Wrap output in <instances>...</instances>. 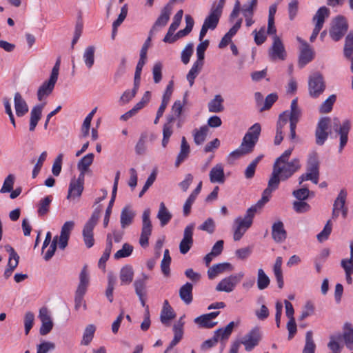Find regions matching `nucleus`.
<instances>
[{"label":"nucleus","mask_w":353,"mask_h":353,"mask_svg":"<svg viewBox=\"0 0 353 353\" xmlns=\"http://www.w3.org/2000/svg\"><path fill=\"white\" fill-rule=\"evenodd\" d=\"M301 116V110L298 106V100L294 99L292 101L290 110H285L281 113L276 123V136L274 143L276 145H279L283 139V132L290 123V135L291 141L296 139V128Z\"/></svg>","instance_id":"1"},{"label":"nucleus","mask_w":353,"mask_h":353,"mask_svg":"<svg viewBox=\"0 0 353 353\" xmlns=\"http://www.w3.org/2000/svg\"><path fill=\"white\" fill-rule=\"evenodd\" d=\"M300 168V161L296 158L285 163H276L274 162L271 177L280 183L281 181L287 180Z\"/></svg>","instance_id":"2"},{"label":"nucleus","mask_w":353,"mask_h":353,"mask_svg":"<svg viewBox=\"0 0 353 353\" xmlns=\"http://www.w3.org/2000/svg\"><path fill=\"white\" fill-rule=\"evenodd\" d=\"M261 130V125L257 123L249 128L240 145L243 153L248 154L253 150L255 144L259 140Z\"/></svg>","instance_id":"3"},{"label":"nucleus","mask_w":353,"mask_h":353,"mask_svg":"<svg viewBox=\"0 0 353 353\" xmlns=\"http://www.w3.org/2000/svg\"><path fill=\"white\" fill-rule=\"evenodd\" d=\"M348 23L346 18L342 15H338L333 19L330 30V36L334 41H339L348 30Z\"/></svg>","instance_id":"4"},{"label":"nucleus","mask_w":353,"mask_h":353,"mask_svg":"<svg viewBox=\"0 0 353 353\" xmlns=\"http://www.w3.org/2000/svg\"><path fill=\"white\" fill-rule=\"evenodd\" d=\"M325 89V83L323 75L319 72H314L309 77L308 90L312 97H319Z\"/></svg>","instance_id":"5"},{"label":"nucleus","mask_w":353,"mask_h":353,"mask_svg":"<svg viewBox=\"0 0 353 353\" xmlns=\"http://www.w3.org/2000/svg\"><path fill=\"white\" fill-rule=\"evenodd\" d=\"M244 276L243 272L233 274L228 277L223 279L216 286V290L218 292H224L230 293L232 292L236 286L241 282Z\"/></svg>","instance_id":"6"},{"label":"nucleus","mask_w":353,"mask_h":353,"mask_svg":"<svg viewBox=\"0 0 353 353\" xmlns=\"http://www.w3.org/2000/svg\"><path fill=\"white\" fill-rule=\"evenodd\" d=\"M333 130L340 136V143L339 152H341L348 140V133L350 130V122L345 120L342 124L338 118H334L332 121Z\"/></svg>","instance_id":"7"},{"label":"nucleus","mask_w":353,"mask_h":353,"mask_svg":"<svg viewBox=\"0 0 353 353\" xmlns=\"http://www.w3.org/2000/svg\"><path fill=\"white\" fill-rule=\"evenodd\" d=\"M150 216V209L145 210L142 214V228L139 239V244L142 248H146L148 246L149 237L152 234V226Z\"/></svg>","instance_id":"8"},{"label":"nucleus","mask_w":353,"mask_h":353,"mask_svg":"<svg viewBox=\"0 0 353 353\" xmlns=\"http://www.w3.org/2000/svg\"><path fill=\"white\" fill-rule=\"evenodd\" d=\"M297 40L301 44L298 65L300 68H302L313 60L314 52L305 41L300 37H297Z\"/></svg>","instance_id":"9"},{"label":"nucleus","mask_w":353,"mask_h":353,"mask_svg":"<svg viewBox=\"0 0 353 353\" xmlns=\"http://www.w3.org/2000/svg\"><path fill=\"white\" fill-rule=\"evenodd\" d=\"M261 339V334L260 329L256 327L245 334L240 342L245 346V349L247 352H250L258 345Z\"/></svg>","instance_id":"10"},{"label":"nucleus","mask_w":353,"mask_h":353,"mask_svg":"<svg viewBox=\"0 0 353 353\" xmlns=\"http://www.w3.org/2000/svg\"><path fill=\"white\" fill-rule=\"evenodd\" d=\"M331 125V120L329 117H322L318 122L316 131V143L319 145L324 144L328 137V130Z\"/></svg>","instance_id":"11"},{"label":"nucleus","mask_w":353,"mask_h":353,"mask_svg":"<svg viewBox=\"0 0 353 353\" xmlns=\"http://www.w3.org/2000/svg\"><path fill=\"white\" fill-rule=\"evenodd\" d=\"M273 43L269 50V56L272 60H285L286 51L281 39L277 36H273Z\"/></svg>","instance_id":"12"},{"label":"nucleus","mask_w":353,"mask_h":353,"mask_svg":"<svg viewBox=\"0 0 353 353\" xmlns=\"http://www.w3.org/2000/svg\"><path fill=\"white\" fill-rule=\"evenodd\" d=\"M171 14L170 6H165L161 10V13L150 29L149 34L153 35L164 28L169 21Z\"/></svg>","instance_id":"13"},{"label":"nucleus","mask_w":353,"mask_h":353,"mask_svg":"<svg viewBox=\"0 0 353 353\" xmlns=\"http://www.w3.org/2000/svg\"><path fill=\"white\" fill-rule=\"evenodd\" d=\"M194 223H190L187 225L183 232V237L179 244L180 252L183 254H186L191 248L193 244V230Z\"/></svg>","instance_id":"14"},{"label":"nucleus","mask_w":353,"mask_h":353,"mask_svg":"<svg viewBox=\"0 0 353 353\" xmlns=\"http://www.w3.org/2000/svg\"><path fill=\"white\" fill-rule=\"evenodd\" d=\"M83 181L84 176L83 174H79L78 179H72L68 188V193L67 196L68 199H74L79 198L83 190Z\"/></svg>","instance_id":"15"},{"label":"nucleus","mask_w":353,"mask_h":353,"mask_svg":"<svg viewBox=\"0 0 353 353\" xmlns=\"http://www.w3.org/2000/svg\"><path fill=\"white\" fill-rule=\"evenodd\" d=\"M39 317L41 321V326L40 327V334H48L53 327V323L51 319L49 311L46 307H41L39 310Z\"/></svg>","instance_id":"16"},{"label":"nucleus","mask_w":353,"mask_h":353,"mask_svg":"<svg viewBox=\"0 0 353 353\" xmlns=\"http://www.w3.org/2000/svg\"><path fill=\"white\" fill-rule=\"evenodd\" d=\"M279 183L274 180L272 177H270L267 188H265L263 192L261 199L256 203L253 207H256V210L261 209L265 203H266L271 196L272 192L276 190L279 187Z\"/></svg>","instance_id":"17"},{"label":"nucleus","mask_w":353,"mask_h":353,"mask_svg":"<svg viewBox=\"0 0 353 353\" xmlns=\"http://www.w3.org/2000/svg\"><path fill=\"white\" fill-rule=\"evenodd\" d=\"M74 221H68L65 222V223L61 227L60 236H58L59 248L61 250H64L67 247L68 240L70 238V234L71 231L74 228Z\"/></svg>","instance_id":"18"},{"label":"nucleus","mask_w":353,"mask_h":353,"mask_svg":"<svg viewBox=\"0 0 353 353\" xmlns=\"http://www.w3.org/2000/svg\"><path fill=\"white\" fill-rule=\"evenodd\" d=\"M183 325L184 322L183 321V317H181L179 320L173 325L174 338L171 341L170 345L164 351V353H169L172 349L176 346L183 338Z\"/></svg>","instance_id":"19"},{"label":"nucleus","mask_w":353,"mask_h":353,"mask_svg":"<svg viewBox=\"0 0 353 353\" xmlns=\"http://www.w3.org/2000/svg\"><path fill=\"white\" fill-rule=\"evenodd\" d=\"M306 174L310 178V181L317 184L319 178V163L315 157H310L307 161Z\"/></svg>","instance_id":"20"},{"label":"nucleus","mask_w":353,"mask_h":353,"mask_svg":"<svg viewBox=\"0 0 353 353\" xmlns=\"http://www.w3.org/2000/svg\"><path fill=\"white\" fill-rule=\"evenodd\" d=\"M222 11L216 9L215 7H211L209 14L204 20L203 25L211 30H214L218 26Z\"/></svg>","instance_id":"21"},{"label":"nucleus","mask_w":353,"mask_h":353,"mask_svg":"<svg viewBox=\"0 0 353 353\" xmlns=\"http://www.w3.org/2000/svg\"><path fill=\"white\" fill-rule=\"evenodd\" d=\"M209 177L210 182L212 183H223L225 180L223 165L221 163L216 164L211 169Z\"/></svg>","instance_id":"22"},{"label":"nucleus","mask_w":353,"mask_h":353,"mask_svg":"<svg viewBox=\"0 0 353 353\" xmlns=\"http://www.w3.org/2000/svg\"><path fill=\"white\" fill-rule=\"evenodd\" d=\"M175 316L176 314L172 307L170 305L168 301L165 300L161 311V322L165 326H169L170 325V321L174 319Z\"/></svg>","instance_id":"23"},{"label":"nucleus","mask_w":353,"mask_h":353,"mask_svg":"<svg viewBox=\"0 0 353 353\" xmlns=\"http://www.w3.org/2000/svg\"><path fill=\"white\" fill-rule=\"evenodd\" d=\"M46 105V103L39 104L32 108L30 112V125L29 130L30 132L34 131L39 121L41 118L42 111Z\"/></svg>","instance_id":"24"},{"label":"nucleus","mask_w":353,"mask_h":353,"mask_svg":"<svg viewBox=\"0 0 353 353\" xmlns=\"http://www.w3.org/2000/svg\"><path fill=\"white\" fill-rule=\"evenodd\" d=\"M272 236L276 243H281L285 240L287 233L282 221H279L273 224L272 227Z\"/></svg>","instance_id":"25"},{"label":"nucleus","mask_w":353,"mask_h":353,"mask_svg":"<svg viewBox=\"0 0 353 353\" xmlns=\"http://www.w3.org/2000/svg\"><path fill=\"white\" fill-rule=\"evenodd\" d=\"M256 212V207L250 208L247 210L244 218L237 217L235 219V224L242 227L243 229L245 228V230H247L252 223V219L254 216Z\"/></svg>","instance_id":"26"},{"label":"nucleus","mask_w":353,"mask_h":353,"mask_svg":"<svg viewBox=\"0 0 353 353\" xmlns=\"http://www.w3.org/2000/svg\"><path fill=\"white\" fill-rule=\"evenodd\" d=\"M14 102L17 117H21L28 112V105L19 92L14 94Z\"/></svg>","instance_id":"27"},{"label":"nucleus","mask_w":353,"mask_h":353,"mask_svg":"<svg viewBox=\"0 0 353 353\" xmlns=\"http://www.w3.org/2000/svg\"><path fill=\"white\" fill-rule=\"evenodd\" d=\"M193 285L187 282L183 285L179 291V297L185 305H190L193 301Z\"/></svg>","instance_id":"28"},{"label":"nucleus","mask_w":353,"mask_h":353,"mask_svg":"<svg viewBox=\"0 0 353 353\" xmlns=\"http://www.w3.org/2000/svg\"><path fill=\"white\" fill-rule=\"evenodd\" d=\"M56 82L57 81L49 79L39 87L37 91V98L39 101H42L52 92Z\"/></svg>","instance_id":"29"},{"label":"nucleus","mask_w":353,"mask_h":353,"mask_svg":"<svg viewBox=\"0 0 353 353\" xmlns=\"http://www.w3.org/2000/svg\"><path fill=\"white\" fill-rule=\"evenodd\" d=\"M226 270H233V266L230 263H222L213 265L208 270V275L210 279H214L218 274L223 272Z\"/></svg>","instance_id":"30"},{"label":"nucleus","mask_w":353,"mask_h":353,"mask_svg":"<svg viewBox=\"0 0 353 353\" xmlns=\"http://www.w3.org/2000/svg\"><path fill=\"white\" fill-rule=\"evenodd\" d=\"M174 120L175 117L174 115L169 116L167 119V123H165L163 125L162 146L164 148H166L167 145L168 144L170 138L173 133L172 123Z\"/></svg>","instance_id":"31"},{"label":"nucleus","mask_w":353,"mask_h":353,"mask_svg":"<svg viewBox=\"0 0 353 353\" xmlns=\"http://www.w3.org/2000/svg\"><path fill=\"white\" fill-rule=\"evenodd\" d=\"M135 216V212L130 209L129 206L124 207L121 213V225L122 228H125L132 224Z\"/></svg>","instance_id":"32"},{"label":"nucleus","mask_w":353,"mask_h":353,"mask_svg":"<svg viewBox=\"0 0 353 353\" xmlns=\"http://www.w3.org/2000/svg\"><path fill=\"white\" fill-rule=\"evenodd\" d=\"M190 152V145L188 143L185 137H183L181 139L180 152L176 157L175 161V166L179 167V165L183 162L188 157Z\"/></svg>","instance_id":"33"},{"label":"nucleus","mask_w":353,"mask_h":353,"mask_svg":"<svg viewBox=\"0 0 353 353\" xmlns=\"http://www.w3.org/2000/svg\"><path fill=\"white\" fill-rule=\"evenodd\" d=\"M157 217L160 221V223L162 227L166 225L172 218L171 212L166 208L163 202H161L159 205V210Z\"/></svg>","instance_id":"34"},{"label":"nucleus","mask_w":353,"mask_h":353,"mask_svg":"<svg viewBox=\"0 0 353 353\" xmlns=\"http://www.w3.org/2000/svg\"><path fill=\"white\" fill-rule=\"evenodd\" d=\"M330 10L325 7H321L313 17L312 21L315 23V26L319 28H323L325 18L330 15Z\"/></svg>","instance_id":"35"},{"label":"nucleus","mask_w":353,"mask_h":353,"mask_svg":"<svg viewBox=\"0 0 353 353\" xmlns=\"http://www.w3.org/2000/svg\"><path fill=\"white\" fill-rule=\"evenodd\" d=\"M283 263V259L281 256H277L273 267V272L275 276L278 287L281 289L283 287L284 282H283V272H282V266Z\"/></svg>","instance_id":"36"},{"label":"nucleus","mask_w":353,"mask_h":353,"mask_svg":"<svg viewBox=\"0 0 353 353\" xmlns=\"http://www.w3.org/2000/svg\"><path fill=\"white\" fill-rule=\"evenodd\" d=\"M343 328L344 331L341 334V338L343 339L347 348L353 350V327L350 323H346Z\"/></svg>","instance_id":"37"},{"label":"nucleus","mask_w":353,"mask_h":353,"mask_svg":"<svg viewBox=\"0 0 353 353\" xmlns=\"http://www.w3.org/2000/svg\"><path fill=\"white\" fill-rule=\"evenodd\" d=\"M96 48L93 46L86 47L83 53V61L88 69H90L94 63V54Z\"/></svg>","instance_id":"38"},{"label":"nucleus","mask_w":353,"mask_h":353,"mask_svg":"<svg viewBox=\"0 0 353 353\" xmlns=\"http://www.w3.org/2000/svg\"><path fill=\"white\" fill-rule=\"evenodd\" d=\"M5 250L9 253L7 267L14 270L19 264V256L10 245H6L5 246Z\"/></svg>","instance_id":"39"},{"label":"nucleus","mask_w":353,"mask_h":353,"mask_svg":"<svg viewBox=\"0 0 353 353\" xmlns=\"http://www.w3.org/2000/svg\"><path fill=\"white\" fill-rule=\"evenodd\" d=\"M185 20L186 23L185 28L175 34V39L177 40L189 34L193 28L194 24L193 18L190 15L187 14L185 17Z\"/></svg>","instance_id":"40"},{"label":"nucleus","mask_w":353,"mask_h":353,"mask_svg":"<svg viewBox=\"0 0 353 353\" xmlns=\"http://www.w3.org/2000/svg\"><path fill=\"white\" fill-rule=\"evenodd\" d=\"M203 65V63L196 61L193 63L191 69L190 70L189 72L188 73L186 78L189 82L190 87H192L193 85L194 79L199 75L200 71L202 69Z\"/></svg>","instance_id":"41"},{"label":"nucleus","mask_w":353,"mask_h":353,"mask_svg":"<svg viewBox=\"0 0 353 353\" xmlns=\"http://www.w3.org/2000/svg\"><path fill=\"white\" fill-rule=\"evenodd\" d=\"M223 99L219 94H217L214 97L213 99H212L208 103V110L210 112H220L223 110Z\"/></svg>","instance_id":"42"},{"label":"nucleus","mask_w":353,"mask_h":353,"mask_svg":"<svg viewBox=\"0 0 353 353\" xmlns=\"http://www.w3.org/2000/svg\"><path fill=\"white\" fill-rule=\"evenodd\" d=\"M93 159V153H89L80 159L77 165L78 169L81 172L80 174H83L84 176L85 172L92 163Z\"/></svg>","instance_id":"43"},{"label":"nucleus","mask_w":353,"mask_h":353,"mask_svg":"<svg viewBox=\"0 0 353 353\" xmlns=\"http://www.w3.org/2000/svg\"><path fill=\"white\" fill-rule=\"evenodd\" d=\"M209 128L207 125L201 126L199 130L195 129L193 132L194 141L196 145L202 144L207 137Z\"/></svg>","instance_id":"44"},{"label":"nucleus","mask_w":353,"mask_h":353,"mask_svg":"<svg viewBox=\"0 0 353 353\" xmlns=\"http://www.w3.org/2000/svg\"><path fill=\"white\" fill-rule=\"evenodd\" d=\"M133 270L132 266L125 265L123 267L120 272V279L122 284L127 285L132 282L133 279Z\"/></svg>","instance_id":"45"},{"label":"nucleus","mask_w":353,"mask_h":353,"mask_svg":"<svg viewBox=\"0 0 353 353\" xmlns=\"http://www.w3.org/2000/svg\"><path fill=\"white\" fill-rule=\"evenodd\" d=\"M171 260L169 250L165 249L164 250L163 259L161 262V270L165 276H169L170 274V265Z\"/></svg>","instance_id":"46"},{"label":"nucleus","mask_w":353,"mask_h":353,"mask_svg":"<svg viewBox=\"0 0 353 353\" xmlns=\"http://www.w3.org/2000/svg\"><path fill=\"white\" fill-rule=\"evenodd\" d=\"M89 281L90 278L87 271V265H84L79 275V283L77 290L86 292Z\"/></svg>","instance_id":"47"},{"label":"nucleus","mask_w":353,"mask_h":353,"mask_svg":"<svg viewBox=\"0 0 353 353\" xmlns=\"http://www.w3.org/2000/svg\"><path fill=\"white\" fill-rule=\"evenodd\" d=\"M270 283V278L266 275L262 268H259L257 272V287L259 290L266 289Z\"/></svg>","instance_id":"48"},{"label":"nucleus","mask_w":353,"mask_h":353,"mask_svg":"<svg viewBox=\"0 0 353 353\" xmlns=\"http://www.w3.org/2000/svg\"><path fill=\"white\" fill-rule=\"evenodd\" d=\"M343 54L345 58L350 59L353 54V32L350 31L345 39Z\"/></svg>","instance_id":"49"},{"label":"nucleus","mask_w":353,"mask_h":353,"mask_svg":"<svg viewBox=\"0 0 353 353\" xmlns=\"http://www.w3.org/2000/svg\"><path fill=\"white\" fill-rule=\"evenodd\" d=\"M194 322L201 328H212L217 324L216 321H211L205 314L195 318Z\"/></svg>","instance_id":"50"},{"label":"nucleus","mask_w":353,"mask_h":353,"mask_svg":"<svg viewBox=\"0 0 353 353\" xmlns=\"http://www.w3.org/2000/svg\"><path fill=\"white\" fill-rule=\"evenodd\" d=\"M52 196H47L40 200L38 204L37 213L39 216H43L46 215L50 210V205L52 202Z\"/></svg>","instance_id":"51"},{"label":"nucleus","mask_w":353,"mask_h":353,"mask_svg":"<svg viewBox=\"0 0 353 353\" xmlns=\"http://www.w3.org/2000/svg\"><path fill=\"white\" fill-rule=\"evenodd\" d=\"M128 14V6L125 4L121 9V12L113 23V30L112 32V39H114L117 34V28L123 23Z\"/></svg>","instance_id":"52"},{"label":"nucleus","mask_w":353,"mask_h":353,"mask_svg":"<svg viewBox=\"0 0 353 353\" xmlns=\"http://www.w3.org/2000/svg\"><path fill=\"white\" fill-rule=\"evenodd\" d=\"M93 230L94 228L88 225H84L83 229V241L88 248L92 247L94 243Z\"/></svg>","instance_id":"53"},{"label":"nucleus","mask_w":353,"mask_h":353,"mask_svg":"<svg viewBox=\"0 0 353 353\" xmlns=\"http://www.w3.org/2000/svg\"><path fill=\"white\" fill-rule=\"evenodd\" d=\"M341 334L340 333L330 336V341L327 344V347L332 352V353L341 352V347L338 342V341L341 340Z\"/></svg>","instance_id":"54"},{"label":"nucleus","mask_w":353,"mask_h":353,"mask_svg":"<svg viewBox=\"0 0 353 353\" xmlns=\"http://www.w3.org/2000/svg\"><path fill=\"white\" fill-rule=\"evenodd\" d=\"M133 250L134 248L132 245L125 243L122 248L114 253V257L115 259L128 257L132 254Z\"/></svg>","instance_id":"55"},{"label":"nucleus","mask_w":353,"mask_h":353,"mask_svg":"<svg viewBox=\"0 0 353 353\" xmlns=\"http://www.w3.org/2000/svg\"><path fill=\"white\" fill-rule=\"evenodd\" d=\"M316 345L313 340L312 332L307 331L305 335V344L303 353H314Z\"/></svg>","instance_id":"56"},{"label":"nucleus","mask_w":353,"mask_h":353,"mask_svg":"<svg viewBox=\"0 0 353 353\" xmlns=\"http://www.w3.org/2000/svg\"><path fill=\"white\" fill-rule=\"evenodd\" d=\"M336 100L335 94L330 95L319 108V111L321 113H328L332 111L334 103Z\"/></svg>","instance_id":"57"},{"label":"nucleus","mask_w":353,"mask_h":353,"mask_svg":"<svg viewBox=\"0 0 353 353\" xmlns=\"http://www.w3.org/2000/svg\"><path fill=\"white\" fill-rule=\"evenodd\" d=\"M15 181V176L13 174H8L5 179L3 185L0 190L1 193L10 192L13 189Z\"/></svg>","instance_id":"58"},{"label":"nucleus","mask_w":353,"mask_h":353,"mask_svg":"<svg viewBox=\"0 0 353 353\" xmlns=\"http://www.w3.org/2000/svg\"><path fill=\"white\" fill-rule=\"evenodd\" d=\"M95 332V327L94 325H88L83 332V339L81 343L88 345L93 339Z\"/></svg>","instance_id":"59"},{"label":"nucleus","mask_w":353,"mask_h":353,"mask_svg":"<svg viewBox=\"0 0 353 353\" xmlns=\"http://www.w3.org/2000/svg\"><path fill=\"white\" fill-rule=\"evenodd\" d=\"M210 41L208 39L201 41V43L196 47V56L197 61L203 63V59L205 57V51L209 46Z\"/></svg>","instance_id":"60"},{"label":"nucleus","mask_w":353,"mask_h":353,"mask_svg":"<svg viewBox=\"0 0 353 353\" xmlns=\"http://www.w3.org/2000/svg\"><path fill=\"white\" fill-rule=\"evenodd\" d=\"M193 53V43H189L181 52V59L184 64H188Z\"/></svg>","instance_id":"61"},{"label":"nucleus","mask_w":353,"mask_h":353,"mask_svg":"<svg viewBox=\"0 0 353 353\" xmlns=\"http://www.w3.org/2000/svg\"><path fill=\"white\" fill-rule=\"evenodd\" d=\"M346 197L347 192L344 190H341L334 202L333 208L340 211V209L343 208V205H345Z\"/></svg>","instance_id":"62"},{"label":"nucleus","mask_w":353,"mask_h":353,"mask_svg":"<svg viewBox=\"0 0 353 353\" xmlns=\"http://www.w3.org/2000/svg\"><path fill=\"white\" fill-rule=\"evenodd\" d=\"M332 232V223L328 220L324 226L323 230L317 234V239L319 242H323L327 240Z\"/></svg>","instance_id":"63"},{"label":"nucleus","mask_w":353,"mask_h":353,"mask_svg":"<svg viewBox=\"0 0 353 353\" xmlns=\"http://www.w3.org/2000/svg\"><path fill=\"white\" fill-rule=\"evenodd\" d=\"M37 353H48L55 349V344L50 341H43L37 346Z\"/></svg>","instance_id":"64"}]
</instances>
